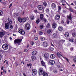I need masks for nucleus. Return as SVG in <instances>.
<instances>
[{
    "instance_id": "obj_1",
    "label": "nucleus",
    "mask_w": 76,
    "mask_h": 76,
    "mask_svg": "<svg viewBox=\"0 0 76 76\" xmlns=\"http://www.w3.org/2000/svg\"><path fill=\"white\" fill-rule=\"evenodd\" d=\"M39 75H43L44 76H48V74L46 72H44L43 69L41 68L39 70Z\"/></svg>"
},
{
    "instance_id": "obj_2",
    "label": "nucleus",
    "mask_w": 76,
    "mask_h": 76,
    "mask_svg": "<svg viewBox=\"0 0 76 76\" xmlns=\"http://www.w3.org/2000/svg\"><path fill=\"white\" fill-rule=\"evenodd\" d=\"M66 18L67 19L66 21V23L68 25H69V23L70 22L69 20L72 21V15L71 14H70L69 16L68 15L66 16Z\"/></svg>"
},
{
    "instance_id": "obj_3",
    "label": "nucleus",
    "mask_w": 76,
    "mask_h": 76,
    "mask_svg": "<svg viewBox=\"0 0 76 76\" xmlns=\"http://www.w3.org/2000/svg\"><path fill=\"white\" fill-rule=\"evenodd\" d=\"M21 41H22V40L21 39H15L14 40V44H20V43L21 42Z\"/></svg>"
},
{
    "instance_id": "obj_4",
    "label": "nucleus",
    "mask_w": 76,
    "mask_h": 76,
    "mask_svg": "<svg viewBox=\"0 0 76 76\" xmlns=\"http://www.w3.org/2000/svg\"><path fill=\"white\" fill-rule=\"evenodd\" d=\"M2 48L4 50H6L8 49V45L7 44H4L2 45Z\"/></svg>"
},
{
    "instance_id": "obj_5",
    "label": "nucleus",
    "mask_w": 76,
    "mask_h": 76,
    "mask_svg": "<svg viewBox=\"0 0 76 76\" xmlns=\"http://www.w3.org/2000/svg\"><path fill=\"white\" fill-rule=\"evenodd\" d=\"M57 56H58V57H63V58H64V59H66V60L68 62H69V60H68V59L66 58L65 57H63L62 56H61V54H60V53H59L58 52L57 53Z\"/></svg>"
},
{
    "instance_id": "obj_6",
    "label": "nucleus",
    "mask_w": 76,
    "mask_h": 76,
    "mask_svg": "<svg viewBox=\"0 0 76 76\" xmlns=\"http://www.w3.org/2000/svg\"><path fill=\"white\" fill-rule=\"evenodd\" d=\"M7 21H8L9 22V23H10V28H11V29H13V26L12 25V20L10 19H8V20H7Z\"/></svg>"
},
{
    "instance_id": "obj_7",
    "label": "nucleus",
    "mask_w": 76,
    "mask_h": 76,
    "mask_svg": "<svg viewBox=\"0 0 76 76\" xmlns=\"http://www.w3.org/2000/svg\"><path fill=\"white\" fill-rule=\"evenodd\" d=\"M18 32L20 33V34H21V35H25V32L24 30H23L22 29H20L18 31Z\"/></svg>"
},
{
    "instance_id": "obj_8",
    "label": "nucleus",
    "mask_w": 76,
    "mask_h": 76,
    "mask_svg": "<svg viewBox=\"0 0 76 76\" xmlns=\"http://www.w3.org/2000/svg\"><path fill=\"white\" fill-rule=\"evenodd\" d=\"M10 24L9 22L8 23H6L5 24V28L6 29H8L9 28Z\"/></svg>"
},
{
    "instance_id": "obj_9",
    "label": "nucleus",
    "mask_w": 76,
    "mask_h": 76,
    "mask_svg": "<svg viewBox=\"0 0 76 76\" xmlns=\"http://www.w3.org/2000/svg\"><path fill=\"white\" fill-rule=\"evenodd\" d=\"M32 75L33 76H35L37 74V70L36 69H33L32 70Z\"/></svg>"
},
{
    "instance_id": "obj_10",
    "label": "nucleus",
    "mask_w": 76,
    "mask_h": 76,
    "mask_svg": "<svg viewBox=\"0 0 76 76\" xmlns=\"http://www.w3.org/2000/svg\"><path fill=\"white\" fill-rule=\"evenodd\" d=\"M45 59L47 60L48 59V53H45L44 56Z\"/></svg>"
},
{
    "instance_id": "obj_11",
    "label": "nucleus",
    "mask_w": 76,
    "mask_h": 76,
    "mask_svg": "<svg viewBox=\"0 0 76 76\" xmlns=\"http://www.w3.org/2000/svg\"><path fill=\"white\" fill-rule=\"evenodd\" d=\"M26 28L27 30H29L30 28H31V26L29 24H27L26 25Z\"/></svg>"
},
{
    "instance_id": "obj_12",
    "label": "nucleus",
    "mask_w": 76,
    "mask_h": 76,
    "mask_svg": "<svg viewBox=\"0 0 76 76\" xmlns=\"http://www.w3.org/2000/svg\"><path fill=\"white\" fill-rule=\"evenodd\" d=\"M5 33L6 32L5 31L0 32V38H1V37H3L4 35H5Z\"/></svg>"
},
{
    "instance_id": "obj_13",
    "label": "nucleus",
    "mask_w": 76,
    "mask_h": 76,
    "mask_svg": "<svg viewBox=\"0 0 76 76\" xmlns=\"http://www.w3.org/2000/svg\"><path fill=\"white\" fill-rule=\"evenodd\" d=\"M43 45L45 47H47L48 45L47 42L45 41L43 42Z\"/></svg>"
},
{
    "instance_id": "obj_14",
    "label": "nucleus",
    "mask_w": 76,
    "mask_h": 76,
    "mask_svg": "<svg viewBox=\"0 0 76 76\" xmlns=\"http://www.w3.org/2000/svg\"><path fill=\"white\" fill-rule=\"evenodd\" d=\"M60 17V15H59L57 14L56 15L55 17V19L56 20H57L59 19Z\"/></svg>"
},
{
    "instance_id": "obj_15",
    "label": "nucleus",
    "mask_w": 76,
    "mask_h": 76,
    "mask_svg": "<svg viewBox=\"0 0 76 76\" xmlns=\"http://www.w3.org/2000/svg\"><path fill=\"white\" fill-rule=\"evenodd\" d=\"M49 63L51 65H53V64H54V63H55V61L53 60H50L49 61Z\"/></svg>"
},
{
    "instance_id": "obj_16",
    "label": "nucleus",
    "mask_w": 76,
    "mask_h": 76,
    "mask_svg": "<svg viewBox=\"0 0 76 76\" xmlns=\"http://www.w3.org/2000/svg\"><path fill=\"white\" fill-rule=\"evenodd\" d=\"M28 19H29V18L28 17H25L22 19V22H26V20H28Z\"/></svg>"
},
{
    "instance_id": "obj_17",
    "label": "nucleus",
    "mask_w": 76,
    "mask_h": 76,
    "mask_svg": "<svg viewBox=\"0 0 76 76\" xmlns=\"http://www.w3.org/2000/svg\"><path fill=\"white\" fill-rule=\"evenodd\" d=\"M41 62L42 66H44L45 67L46 66V65H45V63L43 61V60H41Z\"/></svg>"
},
{
    "instance_id": "obj_18",
    "label": "nucleus",
    "mask_w": 76,
    "mask_h": 76,
    "mask_svg": "<svg viewBox=\"0 0 76 76\" xmlns=\"http://www.w3.org/2000/svg\"><path fill=\"white\" fill-rule=\"evenodd\" d=\"M56 27H57V24L55 23H53L52 24V28H55Z\"/></svg>"
},
{
    "instance_id": "obj_19",
    "label": "nucleus",
    "mask_w": 76,
    "mask_h": 76,
    "mask_svg": "<svg viewBox=\"0 0 76 76\" xmlns=\"http://www.w3.org/2000/svg\"><path fill=\"white\" fill-rule=\"evenodd\" d=\"M38 9L40 10H42V6L41 5H40L38 7Z\"/></svg>"
},
{
    "instance_id": "obj_20",
    "label": "nucleus",
    "mask_w": 76,
    "mask_h": 76,
    "mask_svg": "<svg viewBox=\"0 0 76 76\" xmlns=\"http://www.w3.org/2000/svg\"><path fill=\"white\" fill-rule=\"evenodd\" d=\"M64 35L65 37L66 38H68L69 37V33L68 32H66L64 34Z\"/></svg>"
},
{
    "instance_id": "obj_21",
    "label": "nucleus",
    "mask_w": 76,
    "mask_h": 76,
    "mask_svg": "<svg viewBox=\"0 0 76 76\" xmlns=\"http://www.w3.org/2000/svg\"><path fill=\"white\" fill-rule=\"evenodd\" d=\"M4 63H6V64L5 65V66L6 67H6H8V66H7V65H8V61H7L6 60H5L4 61Z\"/></svg>"
},
{
    "instance_id": "obj_22",
    "label": "nucleus",
    "mask_w": 76,
    "mask_h": 76,
    "mask_svg": "<svg viewBox=\"0 0 76 76\" xmlns=\"http://www.w3.org/2000/svg\"><path fill=\"white\" fill-rule=\"evenodd\" d=\"M37 54V51L36 50L34 51L32 53V55H36Z\"/></svg>"
},
{
    "instance_id": "obj_23",
    "label": "nucleus",
    "mask_w": 76,
    "mask_h": 76,
    "mask_svg": "<svg viewBox=\"0 0 76 76\" xmlns=\"http://www.w3.org/2000/svg\"><path fill=\"white\" fill-rule=\"evenodd\" d=\"M58 29L59 31H63V27H59L58 28Z\"/></svg>"
},
{
    "instance_id": "obj_24",
    "label": "nucleus",
    "mask_w": 76,
    "mask_h": 76,
    "mask_svg": "<svg viewBox=\"0 0 76 76\" xmlns=\"http://www.w3.org/2000/svg\"><path fill=\"white\" fill-rule=\"evenodd\" d=\"M51 58H54L56 57V56L54 54H51L50 56Z\"/></svg>"
},
{
    "instance_id": "obj_25",
    "label": "nucleus",
    "mask_w": 76,
    "mask_h": 76,
    "mask_svg": "<svg viewBox=\"0 0 76 76\" xmlns=\"http://www.w3.org/2000/svg\"><path fill=\"white\" fill-rule=\"evenodd\" d=\"M43 16H44V15H43V14H41L40 15V19H41V20L43 19Z\"/></svg>"
},
{
    "instance_id": "obj_26",
    "label": "nucleus",
    "mask_w": 76,
    "mask_h": 76,
    "mask_svg": "<svg viewBox=\"0 0 76 76\" xmlns=\"http://www.w3.org/2000/svg\"><path fill=\"white\" fill-rule=\"evenodd\" d=\"M74 39L73 38H70L69 39V41L70 42H73V40Z\"/></svg>"
},
{
    "instance_id": "obj_27",
    "label": "nucleus",
    "mask_w": 76,
    "mask_h": 76,
    "mask_svg": "<svg viewBox=\"0 0 76 76\" xmlns=\"http://www.w3.org/2000/svg\"><path fill=\"white\" fill-rule=\"evenodd\" d=\"M30 19L31 20H34V17L33 16L31 15L30 17Z\"/></svg>"
},
{
    "instance_id": "obj_28",
    "label": "nucleus",
    "mask_w": 76,
    "mask_h": 76,
    "mask_svg": "<svg viewBox=\"0 0 76 76\" xmlns=\"http://www.w3.org/2000/svg\"><path fill=\"white\" fill-rule=\"evenodd\" d=\"M56 7V4L54 3H53L51 4V7H52L55 8Z\"/></svg>"
},
{
    "instance_id": "obj_29",
    "label": "nucleus",
    "mask_w": 76,
    "mask_h": 76,
    "mask_svg": "<svg viewBox=\"0 0 76 76\" xmlns=\"http://www.w3.org/2000/svg\"><path fill=\"white\" fill-rule=\"evenodd\" d=\"M53 38H56L57 37V34L54 33L53 34Z\"/></svg>"
},
{
    "instance_id": "obj_30",
    "label": "nucleus",
    "mask_w": 76,
    "mask_h": 76,
    "mask_svg": "<svg viewBox=\"0 0 76 76\" xmlns=\"http://www.w3.org/2000/svg\"><path fill=\"white\" fill-rule=\"evenodd\" d=\"M45 11H46L47 13H48V14H49V12H50V10H49V9L48 8H47L46 9Z\"/></svg>"
},
{
    "instance_id": "obj_31",
    "label": "nucleus",
    "mask_w": 76,
    "mask_h": 76,
    "mask_svg": "<svg viewBox=\"0 0 76 76\" xmlns=\"http://www.w3.org/2000/svg\"><path fill=\"white\" fill-rule=\"evenodd\" d=\"M18 20L19 22L21 23L22 22V19L20 18H19L18 19Z\"/></svg>"
},
{
    "instance_id": "obj_32",
    "label": "nucleus",
    "mask_w": 76,
    "mask_h": 76,
    "mask_svg": "<svg viewBox=\"0 0 76 76\" xmlns=\"http://www.w3.org/2000/svg\"><path fill=\"white\" fill-rule=\"evenodd\" d=\"M31 58L33 60H34L36 59V58H35V56H31Z\"/></svg>"
},
{
    "instance_id": "obj_33",
    "label": "nucleus",
    "mask_w": 76,
    "mask_h": 76,
    "mask_svg": "<svg viewBox=\"0 0 76 76\" xmlns=\"http://www.w3.org/2000/svg\"><path fill=\"white\" fill-rule=\"evenodd\" d=\"M72 36L74 37H76V32H74L72 34Z\"/></svg>"
},
{
    "instance_id": "obj_34",
    "label": "nucleus",
    "mask_w": 76,
    "mask_h": 76,
    "mask_svg": "<svg viewBox=\"0 0 76 76\" xmlns=\"http://www.w3.org/2000/svg\"><path fill=\"white\" fill-rule=\"evenodd\" d=\"M52 30H48L47 31V33L48 34H50Z\"/></svg>"
},
{
    "instance_id": "obj_35",
    "label": "nucleus",
    "mask_w": 76,
    "mask_h": 76,
    "mask_svg": "<svg viewBox=\"0 0 76 76\" xmlns=\"http://www.w3.org/2000/svg\"><path fill=\"white\" fill-rule=\"evenodd\" d=\"M3 14V11L0 10V15H2Z\"/></svg>"
},
{
    "instance_id": "obj_36",
    "label": "nucleus",
    "mask_w": 76,
    "mask_h": 76,
    "mask_svg": "<svg viewBox=\"0 0 76 76\" xmlns=\"http://www.w3.org/2000/svg\"><path fill=\"white\" fill-rule=\"evenodd\" d=\"M39 22H40V21H39V19L37 20H36V23L37 24H38V23H39Z\"/></svg>"
},
{
    "instance_id": "obj_37",
    "label": "nucleus",
    "mask_w": 76,
    "mask_h": 76,
    "mask_svg": "<svg viewBox=\"0 0 76 76\" xmlns=\"http://www.w3.org/2000/svg\"><path fill=\"white\" fill-rule=\"evenodd\" d=\"M60 42L61 43H63V42H65V40L63 39L61 40Z\"/></svg>"
},
{
    "instance_id": "obj_38",
    "label": "nucleus",
    "mask_w": 76,
    "mask_h": 76,
    "mask_svg": "<svg viewBox=\"0 0 76 76\" xmlns=\"http://www.w3.org/2000/svg\"><path fill=\"white\" fill-rule=\"evenodd\" d=\"M43 5H44V6H46L47 5V3L46 2H44L43 3Z\"/></svg>"
},
{
    "instance_id": "obj_39",
    "label": "nucleus",
    "mask_w": 76,
    "mask_h": 76,
    "mask_svg": "<svg viewBox=\"0 0 76 76\" xmlns=\"http://www.w3.org/2000/svg\"><path fill=\"white\" fill-rule=\"evenodd\" d=\"M50 23H48L47 26V28H50Z\"/></svg>"
},
{
    "instance_id": "obj_40",
    "label": "nucleus",
    "mask_w": 76,
    "mask_h": 76,
    "mask_svg": "<svg viewBox=\"0 0 76 76\" xmlns=\"http://www.w3.org/2000/svg\"><path fill=\"white\" fill-rule=\"evenodd\" d=\"M41 41H44V40H45V38L44 37H42L41 38Z\"/></svg>"
},
{
    "instance_id": "obj_41",
    "label": "nucleus",
    "mask_w": 76,
    "mask_h": 76,
    "mask_svg": "<svg viewBox=\"0 0 76 76\" xmlns=\"http://www.w3.org/2000/svg\"><path fill=\"white\" fill-rule=\"evenodd\" d=\"M73 61L75 63H76V57H75L74 58Z\"/></svg>"
},
{
    "instance_id": "obj_42",
    "label": "nucleus",
    "mask_w": 76,
    "mask_h": 76,
    "mask_svg": "<svg viewBox=\"0 0 76 76\" xmlns=\"http://www.w3.org/2000/svg\"><path fill=\"white\" fill-rule=\"evenodd\" d=\"M69 9L70 12H74V11H73V10L72 9V8H69Z\"/></svg>"
},
{
    "instance_id": "obj_43",
    "label": "nucleus",
    "mask_w": 76,
    "mask_h": 76,
    "mask_svg": "<svg viewBox=\"0 0 76 76\" xmlns=\"http://www.w3.org/2000/svg\"><path fill=\"white\" fill-rule=\"evenodd\" d=\"M18 16V14L16 13L14 15V17H17Z\"/></svg>"
},
{
    "instance_id": "obj_44",
    "label": "nucleus",
    "mask_w": 76,
    "mask_h": 76,
    "mask_svg": "<svg viewBox=\"0 0 76 76\" xmlns=\"http://www.w3.org/2000/svg\"><path fill=\"white\" fill-rule=\"evenodd\" d=\"M53 72L54 73H57V71L56 70H53Z\"/></svg>"
},
{
    "instance_id": "obj_45",
    "label": "nucleus",
    "mask_w": 76,
    "mask_h": 76,
    "mask_svg": "<svg viewBox=\"0 0 76 76\" xmlns=\"http://www.w3.org/2000/svg\"><path fill=\"white\" fill-rule=\"evenodd\" d=\"M58 11H60L61 9V7L60 6H58Z\"/></svg>"
},
{
    "instance_id": "obj_46",
    "label": "nucleus",
    "mask_w": 76,
    "mask_h": 76,
    "mask_svg": "<svg viewBox=\"0 0 76 76\" xmlns=\"http://www.w3.org/2000/svg\"><path fill=\"white\" fill-rule=\"evenodd\" d=\"M34 12L35 13H38V11H37V10H34Z\"/></svg>"
},
{
    "instance_id": "obj_47",
    "label": "nucleus",
    "mask_w": 76,
    "mask_h": 76,
    "mask_svg": "<svg viewBox=\"0 0 76 76\" xmlns=\"http://www.w3.org/2000/svg\"><path fill=\"white\" fill-rule=\"evenodd\" d=\"M50 49L51 51H53L54 50V48L51 47L50 48Z\"/></svg>"
},
{
    "instance_id": "obj_48",
    "label": "nucleus",
    "mask_w": 76,
    "mask_h": 76,
    "mask_svg": "<svg viewBox=\"0 0 76 76\" xmlns=\"http://www.w3.org/2000/svg\"><path fill=\"white\" fill-rule=\"evenodd\" d=\"M40 29H42L43 28V26L42 25H40Z\"/></svg>"
},
{
    "instance_id": "obj_49",
    "label": "nucleus",
    "mask_w": 76,
    "mask_h": 76,
    "mask_svg": "<svg viewBox=\"0 0 76 76\" xmlns=\"http://www.w3.org/2000/svg\"><path fill=\"white\" fill-rule=\"evenodd\" d=\"M39 33L40 35H42L43 33L42 31H39Z\"/></svg>"
},
{
    "instance_id": "obj_50",
    "label": "nucleus",
    "mask_w": 76,
    "mask_h": 76,
    "mask_svg": "<svg viewBox=\"0 0 76 76\" xmlns=\"http://www.w3.org/2000/svg\"><path fill=\"white\" fill-rule=\"evenodd\" d=\"M31 44L32 45H33L34 44V42H31Z\"/></svg>"
},
{
    "instance_id": "obj_51",
    "label": "nucleus",
    "mask_w": 76,
    "mask_h": 76,
    "mask_svg": "<svg viewBox=\"0 0 76 76\" xmlns=\"http://www.w3.org/2000/svg\"><path fill=\"white\" fill-rule=\"evenodd\" d=\"M61 3H64L65 1L64 0H61Z\"/></svg>"
},
{
    "instance_id": "obj_52",
    "label": "nucleus",
    "mask_w": 76,
    "mask_h": 76,
    "mask_svg": "<svg viewBox=\"0 0 76 76\" xmlns=\"http://www.w3.org/2000/svg\"><path fill=\"white\" fill-rule=\"evenodd\" d=\"M3 72L4 73H6V70L5 69H4L3 70Z\"/></svg>"
},
{
    "instance_id": "obj_53",
    "label": "nucleus",
    "mask_w": 76,
    "mask_h": 76,
    "mask_svg": "<svg viewBox=\"0 0 76 76\" xmlns=\"http://www.w3.org/2000/svg\"><path fill=\"white\" fill-rule=\"evenodd\" d=\"M70 50H71V51H73V48H70Z\"/></svg>"
},
{
    "instance_id": "obj_54",
    "label": "nucleus",
    "mask_w": 76,
    "mask_h": 76,
    "mask_svg": "<svg viewBox=\"0 0 76 76\" xmlns=\"http://www.w3.org/2000/svg\"><path fill=\"white\" fill-rule=\"evenodd\" d=\"M12 6V3H11L10 4V6H9V8H10V7Z\"/></svg>"
},
{
    "instance_id": "obj_55",
    "label": "nucleus",
    "mask_w": 76,
    "mask_h": 76,
    "mask_svg": "<svg viewBox=\"0 0 76 76\" xmlns=\"http://www.w3.org/2000/svg\"><path fill=\"white\" fill-rule=\"evenodd\" d=\"M31 66V64H27V66L28 67H29V66Z\"/></svg>"
},
{
    "instance_id": "obj_56",
    "label": "nucleus",
    "mask_w": 76,
    "mask_h": 76,
    "mask_svg": "<svg viewBox=\"0 0 76 76\" xmlns=\"http://www.w3.org/2000/svg\"><path fill=\"white\" fill-rule=\"evenodd\" d=\"M35 40H37V39H38V37H35Z\"/></svg>"
},
{
    "instance_id": "obj_57",
    "label": "nucleus",
    "mask_w": 76,
    "mask_h": 76,
    "mask_svg": "<svg viewBox=\"0 0 76 76\" xmlns=\"http://www.w3.org/2000/svg\"><path fill=\"white\" fill-rule=\"evenodd\" d=\"M33 32L34 34H35L36 33V31L35 30H33Z\"/></svg>"
},
{
    "instance_id": "obj_58",
    "label": "nucleus",
    "mask_w": 76,
    "mask_h": 76,
    "mask_svg": "<svg viewBox=\"0 0 76 76\" xmlns=\"http://www.w3.org/2000/svg\"><path fill=\"white\" fill-rule=\"evenodd\" d=\"M63 12L64 13H66V10H63Z\"/></svg>"
},
{
    "instance_id": "obj_59",
    "label": "nucleus",
    "mask_w": 76,
    "mask_h": 76,
    "mask_svg": "<svg viewBox=\"0 0 76 76\" xmlns=\"http://www.w3.org/2000/svg\"><path fill=\"white\" fill-rule=\"evenodd\" d=\"M66 4H67V5H68V6H69V7H70V6L69 5V4H68L67 3V2H66Z\"/></svg>"
},
{
    "instance_id": "obj_60",
    "label": "nucleus",
    "mask_w": 76,
    "mask_h": 76,
    "mask_svg": "<svg viewBox=\"0 0 76 76\" xmlns=\"http://www.w3.org/2000/svg\"><path fill=\"white\" fill-rule=\"evenodd\" d=\"M24 52H28V50L26 49H25L24 50Z\"/></svg>"
},
{
    "instance_id": "obj_61",
    "label": "nucleus",
    "mask_w": 76,
    "mask_h": 76,
    "mask_svg": "<svg viewBox=\"0 0 76 76\" xmlns=\"http://www.w3.org/2000/svg\"><path fill=\"white\" fill-rule=\"evenodd\" d=\"M51 46H52V47H54V45H53V44H52V43H51Z\"/></svg>"
},
{
    "instance_id": "obj_62",
    "label": "nucleus",
    "mask_w": 76,
    "mask_h": 76,
    "mask_svg": "<svg viewBox=\"0 0 76 76\" xmlns=\"http://www.w3.org/2000/svg\"><path fill=\"white\" fill-rule=\"evenodd\" d=\"M44 20L45 22H47V20L45 19H44Z\"/></svg>"
},
{
    "instance_id": "obj_63",
    "label": "nucleus",
    "mask_w": 76,
    "mask_h": 76,
    "mask_svg": "<svg viewBox=\"0 0 76 76\" xmlns=\"http://www.w3.org/2000/svg\"><path fill=\"white\" fill-rule=\"evenodd\" d=\"M23 75L24 76H26V75L25 74V73H23Z\"/></svg>"
},
{
    "instance_id": "obj_64",
    "label": "nucleus",
    "mask_w": 76,
    "mask_h": 76,
    "mask_svg": "<svg viewBox=\"0 0 76 76\" xmlns=\"http://www.w3.org/2000/svg\"><path fill=\"white\" fill-rule=\"evenodd\" d=\"M74 2L75 3V5H76V1H74Z\"/></svg>"
}]
</instances>
